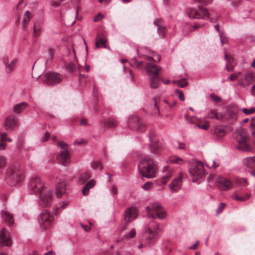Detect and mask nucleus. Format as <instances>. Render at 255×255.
I'll use <instances>...</instances> for the list:
<instances>
[{
    "instance_id": "f257e3e1",
    "label": "nucleus",
    "mask_w": 255,
    "mask_h": 255,
    "mask_svg": "<svg viewBox=\"0 0 255 255\" xmlns=\"http://www.w3.org/2000/svg\"><path fill=\"white\" fill-rule=\"evenodd\" d=\"M29 188L31 192L39 195L40 203L42 207H47L51 205L52 194L38 176H32L29 182Z\"/></svg>"
},
{
    "instance_id": "f03ea898",
    "label": "nucleus",
    "mask_w": 255,
    "mask_h": 255,
    "mask_svg": "<svg viewBox=\"0 0 255 255\" xmlns=\"http://www.w3.org/2000/svg\"><path fill=\"white\" fill-rule=\"evenodd\" d=\"M138 169L142 176L148 178H154L155 177L157 166L152 158L145 156L139 161Z\"/></svg>"
},
{
    "instance_id": "7ed1b4c3",
    "label": "nucleus",
    "mask_w": 255,
    "mask_h": 255,
    "mask_svg": "<svg viewBox=\"0 0 255 255\" xmlns=\"http://www.w3.org/2000/svg\"><path fill=\"white\" fill-rule=\"evenodd\" d=\"M5 178L11 183L17 184L24 178L23 170L18 165L11 166L6 170Z\"/></svg>"
},
{
    "instance_id": "20e7f679",
    "label": "nucleus",
    "mask_w": 255,
    "mask_h": 255,
    "mask_svg": "<svg viewBox=\"0 0 255 255\" xmlns=\"http://www.w3.org/2000/svg\"><path fill=\"white\" fill-rule=\"evenodd\" d=\"M236 139L238 142L237 148L245 152H249L252 150V147L249 143V137L246 130L240 128L236 130Z\"/></svg>"
},
{
    "instance_id": "39448f33",
    "label": "nucleus",
    "mask_w": 255,
    "mask_h": 255,
    "mask_svg": "<svg viewBox=\"0 0 255 255\" xmlns=\"http://www.w3.org/2000/svg\"><path fill=\"white\" fill-rule=\"evenodd\" d=\"M147 216L153 220L157 217L160 219H164L166 213L163 207L158 203H152L145 208Z\"/></svg>"
},
{
    "instance_id": "423d86ee",
    "label": "nucleus",
    "mask_w": 255,
    "mask_h": 255,
    "mask_svg": "<svg viewBox=\"0 0 255 255\" xmlns=\"http://www.w3.org/2000/svg\"><path fill=\"white\" fill-rule=\"evenodd\" d=\"M146 70L148 74L150 87L151 88H157L160 82L159 72L160 70V68L156 65L148 63L146 67Z\"/></svg>"
},
{
    "instance_id": "0eeeda50",
    "label": "nucleus",
    "mask_w": 255,
    "mask_h": 255,
    "mask_svg": "<svg viewBox=\"0 0 255 255\" xmlns=\"http://www.w3.org/2000/svg\"><path fill=\"white\" fill-rule=\"evenodd\" d=\"M159 225V224L152 220L146 227L143 237L147 244L150 245L154 242Z\"/></svg>"
},
{
    "instance_id": "6e6552de",
    "label": "nucleus",
    "mask_w": 255,
    "mask_h": 255,
    "mask_svg": "<svg viewBox=\"0 0 255 255\" xmlns=\"http://www.w3.org/2000/svg\"><path fill=\"white\" fill-rule=\"evenodd\" d=\"M57 145L62 148L57 155V159L59 163L67 165L70 162V154L67 149V145L63 141L58 142Z\"/></svg>"
},
{
    "instance_id": "1a4fd4ad",
    "label": "nucleus",
    "mask_w": 255,
    "mask_h": 255,
    "mask_svg": "<svg viewBox=\"0 0 255 255\" xmlns=\"http://www.w3.org/2000/svg\"><path fill=\"white\" fill-rule=\"evenodd\" d=\"M53 220V215L46 210L42 211L38 218L40 226L43 229H46L50 227Z\"/></svg>"
},
{
    "instance_id": "9d476101",
    "label": "nucleus",
    "mask_w": 255,
    "mask_h": 255,
    "mask_svg": "<svg viewBox=\"0 0 255 255\" xmlns=\"http://www.w3.org/2000/svg\"><path fill=\"white\" fill-rule=\"evenodd\" d=\"M128 126L139 132H143L145 130L146 126L143 121L136 116H131L128 120Z\"/></svg>"
},
{
    "instance_id": "9b49d317",
    "label": "nucleus",
    "mask_w": 255,
    "mask_h": 255,
    "mask_svg": "<svg viewBox=\"0 0 255 255\" xmlns=\"http://www.w3.org/2000/svg\"><path fill=\"white\" fill-rule=\"evenodd\" d=\"M62 79L63 76L61 75L54 72H48L43 76V83L48 85L59 84Z\"/></svg>"
},
{
    "instance_id": "f8f14e48",
    "label": "nucleus",
    "mask_w": 255,
    "mask_h": 255,
    "mask_svg": "<svg viewBox=\"0 0 255 255\" xmlns=\"http://www.w3.org/2000/svg\"><path fill=\"white\" fill-rule=\"evenodd\" d=\"M187 13L191 18H205L209 16L207 10L202 7H199L198 9L190 8L187 10Z\"/></svg>"
},
{
    "instance_id": "ddd939ff",
    "label": "nucleus",
    "mask_w": 255,
    "mask_h": 255,
    "mask_svg": "<svg viewBox=\"0 0 255 255\" xmlns=\"http://www.w3.org/2000/svg\"><path fill=\"white\" fill-rule=\"evenodd\" d=\"M150 143L149 146L150 151L155 155H159L161 152V146L159 143L158 138L153 132H150L149 135Z\"/></svg>"
},
{
    "instance_id": "4468645a",
    "label": "nucleus",
    "mask_w": 255,
    "mask_h": 255,
    "mask_svg": "<svg viewBox=\"0 0 255 255\" xmlns=\"http://www.w3.org/2000/svg\"><path fill=\"white\" fill-rule=\"evenodd\" d=\"M137 215V210L135 208L132 207L127 209L124 214V221L126 223L121 229V231H122L126 230L127 224L135 219Z\"/></svg>"
},
{
    "instance_id": "2eb2a0df",
    "label": "nucleus",
    "mask_w": 255,
    "mask_h": 255,
    "mask_svg": "<svg viewBox=\"0 0 255 255\" xmlns=\"http://www.w3.org/2000/svg\"><path fill=\"white\" fill-rule=\"evenodd\" d=\"M255 80V73L248 72L242 76L238 80V84L241 87H247Z\"/></svg>"
},
{
    "instance_id": "dca6fc26",
    "label": "nucleus",
    "mask_w": 255,
    "mask_h": 255,
    "mask_svg": "<svg viewBox=\"0 0 255 255\" xmlns=\"http://www.w3.org/2000/svg\"><path fill=\"white\" fill-rule=\"evenodd\" d=\"M9 234L5 228H2L0 231V247L11 246L12 242Z\"/></svg>"
},
{
    "instance_id": "f3484780",
    "label": "nucleus",
    "mask_w": 255,
    "mask_h": 255,
    "mask_svg": "<svg viewBox=\"0 0 255 255\" xmlns=\"http://www.w3.org/2000/svg\"><path fill=\"white\" fill-rule=\"evenodd\" d=\"M190 172L191 175L196 179L201 178L205 173L204 165L200 161H197Z\"/></svg>"
},
{
    "instance_id": "a211bd4d",
    "label": "nucleus",
    "mask_w": 255,
    "mask_h": 255,
    "mask_svg": "<svg viewBox=\"0 0 255 255\" xmlns=\"http://www.w3.org/2000/svg\"><path fill=\"white\" fill-rule=\"evenodd\" d=\"M185 178V175L182 172H180L177 178H175L169 185V188L173 192H177L181 187L182 180Z\"/></svg>"
},
{
    "instance_id": "6ab92c4d",
    "label": "nucleus",
    "mask_w": 255,
    "mask_h": 255,
    "mask_svg": "<svg viewBox=\"0 0 255 255\" xmlns=\"http://www.w3.org/2000/svg\"><path fill=\"white\" fill-rule=\"evenodd\" d=\"M3 62L5 65V72L9 74L14 70L16 64L17 59L14 58L10 60L8 56H5L3 58Z\"/></svg>"
},
{
    "instance_id": "aec40b11",
    "label": "nucleus",
    "mask_w": 255,
    "mask_h": 255,
    "mask_svg": "<svg viewBox=\"0 0 255 255\" xmlns=\"http://www.w3.org/2000/svg\"><path fill=\"white\" fill-rule=\"evenodd\" d=\"M217 184L219 188L222 190H228L232 186V183L230 180L222 177L217 178Z\"/></svg>"
},
{
    "instance_id": "412c9836",
    "label": "nucleus",
    "mask_w": 255,
    "mask_h": 255,
    "mask_svg": "<svg viewBox=\"0 0 255 255\" xmlns=\"http://www.w3.org/2000/svg\"><path fill=\"white\" fill-rule=\"evenodd\" d=\"M211 132L217 139H220L223 137L227 134V131L225 128L221 126H217L213 127L211 130Z\"/></svg>"
},
{
    "instance_id": "4be33fe9",
    "label": "nucleus",
    "mask_w": 255,
    "mask_h": 255,
    "mask_svg": "<svg viewBox=\"0 0 255 255\" xmlns=\"http://www.w3.org/2000/svg\"><path fill=\"white\" fill-rule=\"evenodd\" d=\"M2 219L9 226H11L14 223L13 215L6 210H2L0 213Z\"/></svg>"
},
{
    "instance_id": "5701e85b",
    "label": "nucleus",
    "mask_w": 255,
    "mask_h": 255,
    "mask_svg": "<svg viewBox=\"0 0 255 255\" xmlns=\"http://www.w3.org/2000/svg\"><path fill=\"white\" fill-rule=\"evenodd\" d=\"M244 165L250 169H255L251 171V174L255 176V156L247 157L243 160Z\"/></svg>"
},
{
    "instance_id": "b1692460",
    "label": "nucleus",
    "mask_w": 255,
    "mask_h": 255,
    "mask_svg": "<svg viewBox=\"0 0 255 255\" xmlns=\"http://www.w3.org/2000/svg\"><path fill=\"white\" fill-rule=\"evenodd\" d=\"M66 184L64 180H60L56 188V195L58 198H61L66 193Z\"/></svg>"
},
{
    "instance_id": "393cba45",
    "label": "nucleus",
    "mask_w": 255,
    "mask_h": 255,
    "mask_svg": "<svg viewBox=\"0 0 255 255\" xmlns=\"http://www.w3.org/2000/svg\"><path fill=\"white\" fill-rule=\"evenodd\" d=\"M17 123L16 119L12 116L7 117L5 121L4 127L6 130L12 128L16 126Z\"/></svg>"
},
{
    "instance_id": "a878e982",
    "label": "nucleus",
    "mask_w": 255,
    "mask_h": 255,
    "mask_svg": "<svg viewBox=\"0 0 255 255\" xmlns=\"http://www.w3.org/2000/svg\"><path fill=\"white\" fill-rule=\"evenodd\" d=\"M224 119L223 120H222V122H227L229 124H232L234 122L236 121L237 119V114L236 113L232 111H228L226 115H224Z\"/></svg>"
},
{
    "instance_id": "bb28decb",
    "label": "nucleus",
    "mask_w": 255,
    "mask_h": 255,
    "mask_svg": "<svg viewBox=\"0 0 255 255\" xmlns=\"http://www.w3.org/2000/svg\"><path fill=\"white\" fill-rule=\"evenodd\" d=\"M162 22L163 21L161 19H158L154 22V24L157 27L158 34L161 36L164 37L166 33V28Z\"/></svg>"
},
{
    "instance_id": "cd10ccee",
    "label": "nucleus",
    "mask_w": 255,
    "mask_h": 255,
    "mask_svg": "<svg viewBox=\"0 0 255 255\" xmlns=\"http://www.w3.org/2000/svg\"><path fill=\"white\" fill-rule=\"evenodd\" d=\"M32 15L31 12L27 10L24 14L22 19V28L23 30H25L28 26Z\"/></svg>"
},
{
    "instance_id": "c85d7f7f",
    "label": "nucleus",
    "mask_w": 255,
    "mask_h": 255,
    "mask_svg": "<svg viewBox=\"0 0 255 255\" xmlns=\"http://www.w3.org/2000/svg\"><path fill=\"white\" fill-rule=\"evenodd\" d=\"M225 58L227 60L226 70L228 71H232L235 65L234 58L231 56H229L226 52H225Z\"/></svg>"
},
{
    "instance_id": "c756f323",
    "label": "nucleus",
    "mask_w": 255,
    "mask_h": 255,
    "mask_svg": "<svg viewBox=\"0 0 255 255\" xmlns=\"http://www.w3.org/2000/svg\"><path fill=\"white\" fill-rule=\"evenodd\" d=\"M42 27V23L40 21H36L34 23L33 25V34L34 37L39 36L41 32Z\"/></svg>"
},
{
    "instance_id": "7c9ffc66",
    "label": "nucleus",
    "mask_w": 255,
    "mask_h": 255,
    "mask_svg": "<svg viewBox=\"0 0 255 255\" xmlns=\"http://www.w3.org/2000/svg\"><path fill=\"white\" fill-rule=\"evenodd\" d=\"M163 172H166L161 178V182L163 184H166L169 179L172 176L173 171L169 169L168 167H165L163 169Z\"/></svg>"
},
{
    "instance_id": "2f4dec72",
    "label": "nucleus",
    "mask_w": 255,
    "mask_h": 255,
    "mask_svg": "<svg viewBox=\"0 0 255 255\" xmlns=\"http://www.w3.org/2000/svg\"><path fill=\"white\" fill-rule=\"evenodd\" d=\"M101 46L107 47V39L104 36L98 35L96 40V47L99 48Z\"/></svg>"
},
{
    "instance_id": "473e14b6",
    "label": "nucleus",
    "mask_w": 255,
    "mask_h": 255,
    "mask_svg": "<svg viewBox=\"0 0 255 255\" xmlns=\"http://www.w3.org/2000/svg\"><path fill=\"white\" fill-rule=\"evenodd\" d=\"M136 235V231L135 229L133 228L128 233L125 234L123 238L121 239H118L116 241L117 243H119L120 242H123L124 240H129L133 238Z\"/></svg>"
},
{
    "instance_id": "72a5a7b5",
    "label": "nucleus",
    "mask_w": 255,
    "mask_h": 255,
    "mask_svg": "<svg viewBox=\"0 0 255 255\" xmlns=\"http://www.w3.org/2000/svg\"><path fill=\"white\" fill-rule=\"evenodd\" d=\"M207 118L211 119H215L220 121L225 119L223 114L217 113L215 110H211L209 113Z\"/></svg>"
},
{
    "instance_id": "f704fd0d",
    "label": "nucleus",
    "mask_w": 255,
    "mask_h": 255,
    "mask_svg": "<svg viewBox=\"0 0 255 255\" xmlns=\"http://www.w3.org/2000/svg\"><path fill=\"white\" fill-rule=\"evenodd\" d=\"M160 60V56L157 53H153L151 56H148L146 59V66L148 63L155 65L154 63L158 62Z\"/></svg>"
},
{
    "instance_id": "c9c22d12",
    "label": "nucleus",
    "mask_w": 255,
    "mask_h": 255,
    "mask_svg": "<svg viewBox=\"0 0 255 255\" xmlns=\"http://www.w3.org/2000/svg\"><path fill=\"white\" fill-rule=\"evenodd\" d=\"M95 185V181L94 180L92 179L90 180L84 186L82 190V193L84 195L86 196L88 195L90 189L93 188Z\"/></svg>"
},
{
    "instance_id": "e433bc0d",
    "label": "nucleus",
    "mask_w": 255,
    "mask_h": 255,
    "mask_svg": "<svg viewBox=\"0 0 255 255\" xmlns=\"http://www.w3.org/2000/svg\"><path fill=\"white\" fill-rule=\"evenodd\" d=\"M232 198L237 201L244 202L248 200L250 198V195L247 194L245 196H240L238 195L237 192H235L232 196Z\"/></svg>"
},
{
    "instance_id": "4c0bfd02",
    "label": "nucleus",
    "mask_w": 255,
    "mask_h": 255,
    "mask_svg": "<svg viewBox=\"0 0 255 255\" xmlns=\"http://www.w3.org/2000/svg\"><path fill=\"white\" fill-rule=\"evenodd\" d=\"M27 106V104L25 102H22L15 105L13 107V111L16 114L20 113L22 110Z\"/></svg>"
},
{
    "instance_id": "58836bf2",
    "label": "nucleus",
    "mask_w": 255,
    "mask_h": 255,
    "mask_svg": "<svg viewBox=\"0 0 255 255\" xmlns=\"http://www.w3.org/2000/svg\"><path fill=\"white\" fill-rule=\"evenodd\" d=\"M195 124L199 128L204 130L208 129L210 127L208 122H203L199 119L197 120V121L195 122Z\"/></svg>"
},
{
    "instance_id": "ea45409f",
    "label": "nucleus",
    "mask_w": 255,
    "mask_h": 255,
    "mask_svg": "<svg viewBox=\"0 0 255 255\" xmlns=\"http://www.w3.org/2000/svg\"><path fill=\"white\" fill-rule=\"evenodd\" d=\"M91 175L89 172H84L81 174L79 178V182L81 184H84L90 178Z\"/></svg>"
},
{
    "instance_id": "a19ab883",
    "label": "nucleus",
    "mask_w": 255,
    "mask_h": 255,
    "mask_svg": "<svg viewBox=\"0 0 255 255\" xmlns=\"http://www.w3.org/2000/svg\"><path fill=\"white\" fill-rule=\"evenodd\" d=\"M111 125V121L110 119H104L101 122L100 126L103 131H105L107 128H110Z\"/></svg>"
},
{
    "instance_id": "79ce46f5",
    "label": "nucleus",
    "mask_w": 255,
    "mask_h": 255,
    "mask_svg": "<svg viewBox=\"0 0 255 255\" xmlns=\"http://www.w3.org/2000/svg\"><path fill=\"white\" fill-rule=\"evenodd\" d=\"M154 108L153 111L151 113V114L153 116L156 117V116L159 115V114H160L159 107L158 106L159 98H155L154 99Z\"/></svg>"
},
{
    "instance_id": "37998d69",
    "label": "nucleus",
    "mask_w": 255,
    "mask_h": 255,
    "mask_svg": "<svg viewBox=\"0 0 255 255\" xmlns=\"http://www.w3.org/2000/svg\"><path fill=\"white\" fill-rule=\"evenodd\" d=\"M6 135V133L5 132H3L2 133H0V150L5 149L6 147V143L5 141Z\"/></svg>"
},
{
    "instance_id": "c03bdc74",
    "label": "nucleus",
    "mask_w": 255,
    "mask_h": 255,
    "mask_svg": "<svg viewBox=\"0 0 255 255\" xmlns=\"http://www.w3.org/2000/svg\"><path fill=\"white\" fill-rule=\"evenodd\" d=\"M172 83L177 84L178 86L181 88H184L188 85V82L185 79H182L178 81H173Z\"/></svg>"
},
{
    "instance_id": "a18cd8bd",
    "label": "nucleus",
    "mask_w": 255,
    "mask_h": 255,
    "mask_svg": "<svg viewBox=\"0 0 255 255\" xmlns=\"http://www.w3.org/2000/svg\"><path fill=\"white\" fill-rule=\"evenodd\" d=\"M236 182L237 184L240 186L245 187L248 184L247 180L244 178H237Z\"/></svg>"
},
{
    "instance_id": "49530a36",
    "label": "nucleus",
    "mask_w": 255,
    "mask_h": 255,
    "mask_svg": "<svg viewBox=\"0 0 255 255\" xmlns=\"http://www.w3.org/2000/svg\"><path fill=\"white\" fill-rule=\"evenodd\" d=\"M124 72L125 74H127V77H129L131 80L133 79L134 76L132 71L127 66H124Z\"/></svg>"
},
{
    "instance_id": "de8ad7c7",
    "label": "nucleus",
    "mask_w": 255,
    "mask_h": 255,
    "mask_svg": "<svg viewBox=\"0 0 255 255\" xmlns=\"http://www.w3.org/2000/svg\"><path fill=\"white\" fill-rule=\"evenodd\" d=\"M169 162L172 163L181 164L183 163V160L177 156H172L169 159Z\"/></svg>"
},
{
    "instance_id": "09e8293b",
    "label": "nucleus",
    "mask_w": 255,
    "mask_h": 255,
    "mask_svg": "<svg viewBox=\"0 0 255 255\" xmlns=\"http://www.w3.org/2000/svg\"><path fill=\"white\" fill-rule=\"evenodd\" d=\"M178 98L181 101L184 102L185 101L184 95L182 91L177 89L175 92Z\"/></svg>"
},
{
    "instance_id": "8fccbe9b",
    "label": "nucleus",
    "mask_w": 255,
    "mask_h": 255,
    "mask_svg": "<svg viewBox=\"0 0 255 255\" xmlns=\"http://www.w3.org/2000/svg\"><path fill=\"white\" fill-rule=\"evenodd\" d=\"M207 166L209 167L216 168L219 166L216 164L215 161L212 159H209L207 162Z\"/></svg>"
},
{
    "instance_id": "3c124183",
    "label": "nucleus",
    "mask_w": 255,
    "mask_h": 255,
    "mask_svg": "<svg viewBox=\"0 0 255 255\" xmlns=\"http://www.w3.org/2000/svg\"><path fill=\"white\" fill-rule=\"evenodd\" d=\"M92 167L94 169H102L103 168V166L101 163L99 161H95L92 163Z\"/></svg>"
},
{
    "instance_id": "603ef678",
    "label": "nucleus",
    "mask_w": 255,
    "mask_h": 255,
    "mask_svg": "<svg viewBox=\"0 0 255 255\" xmlns=\"http://www.w3.org/2000/svg\"><path fill=\"white\" fill-rule=\"evenodd\" d=\"M242 111L246 115H250L255 113V107L251 108L249 109L244 108L242 109Z\"/></svg>"
},
{
    "instance_id": "864d4df0",
    "label": "nucleus",
    "mask_w": 255,
    "mask_h": 255,
    "mask_svg": "<svg viewBox=\"0 0 255 255\" xmlns=\"http://www.w3.org/2000/svg\"><path fill=\"white\" fill-rule=\"evenodd\" d=\"M6 158L3 156H0V170H2L6 165Z\"/></svg>"
},
{
    "instance_id": "5fc2aeb1",
    "label": "nucleus",
    "mask_w": 255,
    "mask_h": 255,
    "mask_svg": "<svg viewBox=\"0 0 255 255\" xmlns=\"http://www.w3.org/2000/svg\"><path fill=\"white\" fill-rule=\"evenodd\" d=\"M65 67L69 72H72L76 68V65L72 63H67L65 64Z\"/></svg>"
},
{
    "instance_id": "6e6d98bb",
    "label": "nucleus",
    "mask_w": 255,
    "mask_h": 255,
    "mask_svg": "<svg viewBox=\"0 0 255 255\" xmlns=\"http://www.w3.org/2000/svg\"><path fill=\"white\" fill-rule=\"evenodd\" d=\"M54 50L51 48H50L48 49V56L47 57V61L51 60L54 56Z\"/></svg>"
},
{
    "instance_id": "4d7b16f0",
    "label": "nucleus",
    "mask_w": 255,
    "mask_h": 255,
    "mask_svg": "<svg viewBox=\"0 0 255 255\" xmlns=\"http://www.w3.org/2000/svg\"><path fill=\"white\" fill-rule=\"evenodd\" d=\"M220 38L222 45L227 42V39L223 32L220 33Z\"/></svg>"
},
{
    "instance_id": "13d9d810",
    "label": "nucleus",
    "mask_w": 255,
    "mask_h": 255,
    "mask_svg": "<svg viewBox=\"0 0 255 255\" xmlns=\"http://www.w3.org/2000/svg\"><path fill=\"white\" fill-rule=\"evenodd\" d=\"M152 186V183L151 182H147L145 183L142 186V188L145 190H148L151 188Z\"/></svg>"
},
{
    "instance_id": "bf43d9fd",
    "label": "nucleus",
    "mask_w": 255,
    "mask_h": 255,
    "mask_svg": "<svg viewBox=\"0 0 255 255\" xmlns=\"http://www.w3.org/2000/svg\"><path fill=\"white\" fill-rule=\"evenodd\" d=\"M241 75H242V72H238L236 74H231L230 77V79L231 81H234L236 79L239 78V76Z\"/></svg>"
},
{
    "instance_id": "052dcab7",
    "label": "nucleus",
    "mask_w": 255,
    "mask_h": 255,
    "mask_svg": "<svg viewBox=\"0 0 255 255\" xmlns=\"http://www.w3.org/2000/svg\"><path fill=\"white\" fill-rule=\"evenodd\" d=\"M226 204L225 203H221L218 208L217 209V211H216V213H217V214H220L221 212H222V211H223V210L224 209V208H225L226 207Z\"/></svg>"
},
{
    "instance_id": "680f3d73",
    "label": "nucleus",
    "mask_w": 255,
    "mask_h": 255,
    "mask_svg": "<svg viewBox=\"0 0 255 255\" xmlns=\"http://www.w3.org/2000/svg\"><path fill=\"white\" fill-rule=\"evenodd\" d=\"M251 126L252 129V134L255 135V117L253 118L251 122Z\"/></svg>"
},
{
    "instance_id": "e2e57ef3",
    "label": "nucleus",
    "mask_w": 255,
    "mask_h": 255,
    "mask_svg": "<svg viewBox=\"0 0 255 255\" xmlns=\"http://www.w3.org/2000/svg\"><path fill=\"white\" fill-rule=\"evenodd\" d=\"M79 125L81 126L89 125V124H88V122H87V120L85 118H82L81 120Z\"/></svg>"
},
{
    "instance_id": "0e129e2a",
    "label": "nucleus",
    "mask_w": 255,
    "mask_h": 255,
    "mask_svg": "<svg viewBox=\"0 0 255 255\" xmlns=\"http://www.w3.org/2000/svg\"><path fill=\"white\" fill-rule=\"evenodd\" d=\"M199 243L200 242H199V241H197L195 244H194L192 246L189 247L188 248V249L189 250H196L197 248V247H198V245L199 244Z\"/></svg>"
},
{
    "instance_id": "69168bd1",
    "label": "nucleus",
    "mask_w": 255,
    "mask_h": 255,
    "mask_svg": "<svg viewBox=\"0 0 255 255\" xmlns=\"http://www.w3.org/2000/svg\"><path fill=\"white\" fill-rule=\"evenodd\" d=\"M49 137H50V133L48 131H46L43 136L42 141L45 142V141H47L48 139V138H49Z\"/></svg>"
},
{
    "instance_id": "338daca9",
    "label": "nucleus",
    "mask_w": 255,
    "mask_h": 255,
    "mask_svg": "<svg viewBox=\"0 0 255 255\" xmlns=\"http://www.w3.org/2000/svg\"><path fill=\"white\" fill-rule=\"evenodd\" d=\"M164 102L167 103L170 108H173L177 105V102L175 101H173L171 103H168L166 100H165Z\"/></svg>"
},
{
    "instance_id": "774afa93",
    "label": "nucleus",
    "mask_w": 255,
    "mask_h": 255,
    "mask_svg": "<svg viewBox=\"0 0 255 255\" xmlns=\"http://www.w3.org/2000/svg\"><path fill=\"white\" fill-rule=\"evenodd\" d=\"M102 18H103V15L99 13L95 17V18L94 19V21L95 22H97V21L100 20L101 19H102Z\"/></svg>"
}]
</instances>
